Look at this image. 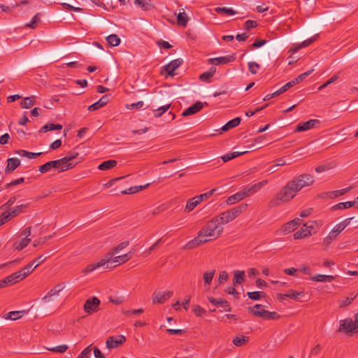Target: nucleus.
Here are the masks:
<instances>
[{
    "label": "nucleus",
    "mask_w": 358,
    "mask_h": 358,
    "mask_svg": "<svg viewBox=\"0 0 358 358\" xmlns=\"http://www.w3.org/2000/svg\"><path fill=\"white\" fill-rule=\"evenodd\" d=\"M224 228L218 222L217 218H212L201 229L198 235L189 241L185 246V250H192L210 241L220 238Z\"/></svg>",
    "instance_id": "nucleus-1"
},
{
    "label": "nucleus",
    "mask_w": 358,
    "mask_h": 358,
    "mask_svg": "<svg viewBox=\"0 0 358 358\" xmlns=\"http://www.w3.org/2000/svg\"><path fill=\"white\" fill-rule=\"evenodd\" d=\"M298 192L295 189L293 183L288 182L276 194L273 200L271 201V206H278L283 203L291 201Z\"/></svg>",
    "instance_id": "nucleus-2"
},
{
    "label": "nucleus",
    "mask_w": 358,
    "mask_h": 358,
    "mask_svg": "<svg viewBox=\"0 0 358 358\" xmlns=\"http://www.w3.org/2000/svg\"><path fill=\"white\" fill-rule=\"evenodd\" d=\"M338 331L345 334H358V312L355 315V320L348 317L341 320Z\"/></svg>",
    "instance_id": "nucleus-3"
},
{
    "label": "nucleus",
    "mask_w": 358,
    "mask_h": 358,
    "mask_svg": "<svg viewBox=\"0 0 358 358\" xmlns=\"http://www.w3.org/2000/svg\"><path fill=\"white\" fill-rule=\"evenodd\" d=\"M290 182L293 183L295 189L299 192L303 187L312 185L314 182V178L313 176L304 173L290 180Z\"/></svg>",
    "instance_id": "nucleus-4"
},
{
    "label": "nucleus",
    "mask_w": 358,
    "mask_h": 358,
    "mask_svg": "<svg viewBox=\"0 0 358 358\" xmlns=\"http://www.w3.org/2000/svg\"><path fill=\"white\" fill-rule=\"evenodd\" d=\"M68 166H70V165H64L61 159H59L45 163L44 164L39 166L38 171L41 173H45L49 171L52 168H55L59 169V171L62 172L67 171Z\"/></svg>",
    "instance_id": "nucleus-5"
},
{
    "label": "nucleus",
    "mask_w": 358,
    "mask_h": 358,
    "mask_svg": "<svg viewBox=\"0 0 358 358\" xmlns=\"http://www.w3.org/2000/svg\"><path fill=\"white\" fill-rule=\"evenodd\" d=\"M99 305L100 300L97 297L94 296L85 301L83 308L85 313L90 314L96 312L99 310Z\"/></svg>",
    "instance_id": "nucleus-6"
},
{
    "label": "nucleus",
    "mask_w": 358,
    "mask_h": 358,
    "mask_svg": "<svg viewBox=\"0 0 358 358\" xmlns=\"http://www.w3.org/2000/svg\"><path fill=\"white\" fill-rule=\"evenodd\" d=\"M301 220L299 218H294V220L284 224L281 227L280 231L283 235L288 234L296 230L301 224Z\"/></svg>",
    "instance_id": "nucleus-7"
},
{
    "label": "nucleus",
    "mask_w": 358,
    "mask_h": 358,
    "mask_svg": "<svg viewBox=\"0 0 358 358\" xmlns=\"http://www.w3.org/2000/svg\"><path fill=\"white\" fill-rule=\"evenodd\" d=\"M320 124V120L317 119L310 120L308 121L304 122H300L297 124L295 131L301 132L309 130L312 128L315 127L317 125Z\"/></svg>",
    "instance_id": "nucleus-8"
},
{
    "label": "nucleus",
    "mask_w": 358,
    "mask_h": 358,
    "mask_svg": "<svg viewBox=\"0 0 358 358\" xmlns=\"http://www.w3.org/2000/svg\"><path fill=\"white\" fill-rule=\"evenodd\" d=\"M172 291L155 292L152 295L153 303H163L173 295Z\"/></svg>",
    "instance_id": "nucleus-9"
},
{
    "label": "nucleus",
    "mask_w": 358,
    "mask_h": 358,
    "mask_svg": "<svg viewBox=\"0 0 358 358\" xmlns=\"http://www.w3.org/2000/svg\"><path fill=\"white\" fill-rule=\"evenodd\" d=\"M208 301L217 308H221L225 312L231 311V307L228 301L224 299H215L212 296L208 297Z\"/></svg>",
    "instance_id": "nucleus-10"
},
{
    "label": "nucleus",
    "mask_w": 358,
    "mask_h": 358,
    "mask_svg": "<svg viewBox=\"0 0 358 358\" xmlns=\"http://www.w3.org/2000/svg\"><path fill=\"white\" fill-rule=\"evenodd\" d=\"M110 263L109 259H102L99 262L96 263H92L88 264L83 270V273L84 274H87L89 273L92 272L95 269L98 268H101L104 266L105 265H107V267H109L108 264Z\"/></svg>",
    "instance_id": "nucleus-11"
},
{
    "label": "nucleus",
    "mask_w": 358,
    "mask_h": 358,
    "mask_svg": "<svg viewBox=\"0 0 358 358\" xmlns=\"http://www.w3.org/2000/svg\"><path fill=\"white\" fill-rule=\"evenodd\" d=\"M235 57L234 55H227L224 57H220L215 58H210L208 59V63L213 65H220V64H227L228 63L232 62L235 60Z\"/></svg>",
    "instance_id": "nucleus-12"
},
{
    "label": "nucleus",
    "mask_w": 358,
    "mask_h": 358,
    "mask_svg": "<svg viewBox=\"0 0 358 358\" xmlns=\"http://www.w3.org/2000/svg\"><path fill=\"white\" fill-rule=\"evenodd\" d=\"M203 106V103L199 101H196L195 103H194L192 106H189L187 109H185L182 113V115L183 117L189 116L194 115L198 112H199Z\"/></svg>",
    "instance_id": "nucleus-13"
},
{
    "label": "nucleus",
    "mask_w": 358,
    "mask_h": 358,
    "mask_svg": "<svg viewBox=\"0 0 358 358\" xmlns=\"http://www.w3.org/2000/svg\"><path fill=\"white\" fill-rule=\"evenodd\" d=\"M183 63V60L180 58L172 60L164 66V70L170 76H173V72Z\"/></svg>",
    "instance_id": "nucleus-14"
},
{
    "label": "nucleus",
    "mask_w": 358,
    "mask_h": 358,
    "mask_svg": "<svg viewBox=\"0 0 358 358\" xmlns=\"http://www.w3.org/2000/svg\"><path fill=\"white\" fill-rule=\"evenodd\" d=\"M245 189L238 192L237 193L229 196L226 201L228 205H232L235 203L243 200L247 195Z\"/></svg>",
    "instance_id": "nucleus-15"
},
{
    "label": "nucleus",
    "mask_w": 358,
    "mask_h": 358,
    "mask_svg": "<svg viewBox=\"0 0 358 358\" xmlns=\"http://www.w3.org/2000/svg\"><path fill=\"white\" fill-rule=\"evenodd\" d=\"M109 101L108 95L103 96L99 101L95 102L94 103L90 105L88 107V110L90 111L96 110L103 106H105Z\"/></svg>",
    "instance_id": "nucleus-16"
},
{
    "label": "nucleus",
    "mask_w": 358,
    "mask_h": 358,
    "mask_svg": "<svg viewBox=\"0 0 358 358\" xmlns=\"http://www.w3.org/2000/svg\"><path fill=\"white\" fill-rule=\"evenodd\" d=\"M64 286L62 284H58L55 287L51 289L48 294L42 298V301L44 303L48 302L50 298L53 296L58 294L63 289Z\"/></svg>",
    "instance_id": "nucleus-17"
},
{
    "label": "nucleus",
    "mask_w": 358,
    "mask_h": 358,
    "mask_svg": "<svg viewBox=\"0 0 358 358\" xmlns=\"http://www.w3.org/2000/svg\"><path fill=\"white\" fill-rule=\"evenodd\" d=\"M214 218L217 219L221 226L233 221L229 210L222 212L219 215L214 217Z\"/></svg>",
    "instance_id": "nucleus-18"
},
{
    "label": "nucleus",
    "mask_w": 358,
    "mask_h": 358,
    "mask_svg": "<svg viewBox=\"0 0 358 358\" xmlns=\"http://www.w3.org/2000/svg\"><path fill=\"white\" fill-rule=\"evenodd\" d=\"M20 164V161L17 158H9L7 160V166L5 169L6 173H10L15 171Z\"/></svg>",
    "instance_id": "nucleus-19"
},
{
    "label": "nucleus",
    "mask_w": 358,
    "mask_h": 358,
    "mask_svg": "<svg viewBox=\"0 0 358 358\" xmlns=\"http://www.w3.org/2000/svg\"><path fill=\"white\" fill-rule=\"evenodd\" d=\"M247 208H248V204L243 203L237 206H235L233 208L229 209L232 220H234L243 211H245Z\"/></svg>",
    "instance_id": "nucleus-20"
},
{
    "label": "nucleus",
    "mask_w": 358,
    "mask_h": 358,
    "mask_svg": "<svg viewBox=\"0 0 358 358\" xmlns=\"http://www.w3.org/2000/svg\"><path fill=\"white\" fill-rule=\"evenodd\" d=\"M28 310H17V311H10L8 313H6L3 317L6 320H16L18 319H20L22 317V316L27 313Z\"/></svg>",
    "instance_id": "nucleus-21"
},
{
    "label": "nucleus",
    "mask_w": 358,
    "mask_h": 358,
    "mask_svg": "<svg viewBox=\"0 0 358 358\" xmlns=\"http://www.w3.org/2000/svg\"><path fill=\"white\" fill-rule=\"evenodd\" d=\"M78 155V152H72L69 153L67 155H66L64 157L62 158L61 160L62 161L63 164L64 165H70V166H68V170L73 169L75 167L76 164H73L72 162H70L75 158H76Z\"/></svg>",
    "instance_id": "nucleus-22"
},
{
    "label": "nucleus",
    "mask_w": 358,
    "mask_h": 358,
    "mask_svg": "<svg viewBox=\"0 0 358 358\" xmlns=\"http://www.w3.org/2000/svg\"><path fill=\"white\" fill-rule=\"evenodd\" d=\"M241 118L240 117H235L227 122L222 128V131H229L240 124Z\"/></svg>",
    "instance_id": "nucleus-23"
},
{
    "label": "nucleus",
    "mask_w": 358,
    "mask_h": 358,
    "mask_svg": "<svg viewBox=\"0 0 358 358\" xmlns=\"http://www.w3.org/2000/svg\"><path fill=\"white\" fill-rule=\"evenodd\" d=\"M335 279V276L324 275V274H317L312 277H310V280L315 282H331Z\"/></svg>",
    "instance_id": "nucleus-24"
},
{
    "label": "nucleus",
    "mask_w": 358,
    "mask_h": 358,
    "mask_svg": "<svg viewBox=\"0 0 358 358\" xmlns=\"http://www.w3.org/2000/svg\"><path fill=\"white\" fill-rule=\"evenodd\" d=\"M245 273L244 271H236L233 279L234 286L241 285L245 281Z\"/></svg>",
    "instance_id": "nucleus-25"
},
{
    "label": "nucleus",
    "mask_w": 358,
    "mask_h": 358,
    "mask_svg": "<svg viewBox=\"0 0 358 358\" xmlns=\"http://www.w3.org/2000/svg\"><path fill=\"white\" fill-rule=\"evenodd\" d=\"M110 339H109L106 341V345H107L108 348H109V349L117 348L119 345L124 343L126 341L125 337H120V338L115 339V340H113V337H110Z\"/></svg>",
    "instance_id": "nucleus-26"
},
{
    "label": "nucleus",
    "mask_w": 358,
    "mask_h": 358,
    "mask_svg": "<svg viewBox=\"0 0 358 358\" xmlns=\"http://www.w3.org/2000/svg\"><path fill=\"white\" fill-rule=\"evenodd\" d=\"M62 129V125L60 124H46L44 126H43L40 130V133H46L49 131H53V130H61Z\"/></svg>",
    "instance_id": "nucleus-27"
},
{
    "label": "nucleus",
    "mask_w": 358,
    "mask_h": 358,
    "mask_svg": "<svg viewBox=\"0 0 358 358\" xmlns=\"http://www.w3.org/2000/svg\"><path fill=\"white\" fill-rule=\"evenodd\" d=\"M150 185V183H147V184H145L144 185L131 187L129 189H127L125 190L122 191L121 193L122 194H134V193H136V192H139L141 190L145 189V188L149 187Z\"/></svg>",
    "instance_id": "nucleus-28"
},
{
    "label": "nucleus",
    "mask_w": 358,
    "mask_h": 358,
    "mask_svg": "<svg viewBox=\"0 0 358 358\" xmlns=\"http://www.w3.org/2000/svg\"><path fill=\"white\" fill-rule=\"evenodd\" d=\"M31 242L30 238H23L20 241H16L13 243V248L16 250L20 251L22 249H24L25 247H27L29 243Z\"/></svg>",
    "instance_id": "nucleus-29"
},
{
    "label": "nucleus",
    "mask_w": 358,
    "mask_h": 358,
    "mask_svg": "<svg viewBox=\"0 0 358 358\" xmlns=\"http://www.w3.org/2000/svg\"><path fill=\"white\" fill-rule=\"evenodd\" d=\"M134 4L141 6L145 11L150 10L155 8L150 1L146 0H134Z\"/></svg>",
    "instance_id": "nucleus-30"
},
{
    "label": "nucleus",
    "mask_w": 358,
    "mask_h": 358,
    "mask_svg": "<svg viewBox=\"0 0 358 358\" xmlns=\"http://www.w3.org/2000/svg\"><path fill=\"white\" fill-rule=\"evenodd\" d=\"M36 103V96H31L25 97L20 103V106L23 108H30Z\"/></svg>",
    "instance_id": "nucleus-31"
},
{
    "label": "nucleus",
    "mask_w": 358,
    "mask_h": 358,
    "mask_svg": "<svg viewBox=\"0 0 358 358\" xmlns=\"http://www.w3.org/2000/svg\"><path fill=\"white\" fill-rule=\"evenodd\" d=\"M117 164V162L114 159H110L107 161L103 162L101 164H99L98 166L99 170L106 171L109 170L113 167H115Z\"/></svg>",
    "instance_id": "nucleus-32"
},
{
    "label": "nucleus",
    "mask_w": 358,
    "mask_h": 358,
    "mask_svg": "<svg viewBox=\"0 0 358 358\" xmlns=\"http://www.w3.org/2000/svg\"><path fill=\"white\" fill-rule=\"evenodd\" d=\"M311 235V232L310 229H305L303 227L296 232H295L293 235L294 238L297 239H302L304 238H306Z\"/></svg>",
    "instance_id": "nucleus-33"
},
{
    "label": "nucleus",
    "mask_w": 358,
    "mask_h": 358,
    "mask_svg": "<svg viewBox=\"0 0 358 358\" xmlns=\"http://www.w3.org/2000/svg\"><path fill=\"white\" fill-rule=\"evenodd\" d=\"M189 18L185 11L180 12L177 16V22L179 26L186 27Z\"/></svg>",
    "instance_id": "nucleus-34"
},
{
    "label": "nucleus",
    "mask_w": 358,
    "mask_h": 358,
    "mask_svg": "<svg viewBox=\"0 0 358 358\" xmlns=\"http://www.w3.org/2000/svg\"><path fill=\"white\" fill-rule=\"evenodd\" d=\"M110 259V263H117V265L124 264L130 259L129 255H127V253L123 255L115 257L112 259Z\"/></svg>",
    "instance_id": "nucleus-35"
},
{
    "label": "nucleus",
    "mask_w": 358,
    "mask_h": 358,
    "mask_svg": "<svg viewBox=\"0 0 358 358\" xmlns=\"http://www.w3.org/2000/svg\"><path fill=\"white\" fill-rule=\"evenodd\" d=\"M24 278L22 277L21 273L20 271L12 273L11 275L7 276L8 282H10V285L17 283V282L23 280Z\"/></svg>",
    "instance_id": "nucleus-36"
},
{
    "label": "nucleus",
    "mask_w": 358,
    "mask_h": 358,
    "mask_svg": "<svg viewBox=\"0 0 358 358\" xmlns=\"http://www.w3.org/2000/svg\"><path fill=\"white\" fill-rule=\"evenodd\" d=\"M338 235V234L337 233L334 232V230L332 229L329 232V235L324 238L323 243H322L323 245L327 246V247L330 245L331 244V243L334 240H336Z\"/></svg>",
    "instance_id": "nucleus-37"
},
{
    "label": "nucleus",
    "mask_w": 358,
    "mask_h": 358,
    "mask_svg": "<svg viewBox=\"0 0 358 358\" xmlns=\"http://www.w3.org/2000/svg\"><path fill=\"white\" fill-rule=\"evenodd\" d=\"M106 41L112 47H116L120 43V38L116 34H110L106 37Z\"/></svg>",
    "instance_id": "nucleus-38"
},
{
    "label": "nucleus",
    "mask_w": 358,
    "mask_h": 358,
    "mask_svg": "<svg viewBox=\"0 0 358 358\" xmlns=\"http://www.w3.org/2000/svg\"><path fill=\"white\" fill-rule=\"evenodd\" d=\"M216 71V68L215 67H213L212 66L208 71L207 72H204L203 73H201L200 76H199V78L200 80H201L202 81H208L210 78H211L215 73Z\"/></svg>",
    "instance_id": "nucleus-39"
},
{
    "label": "nucleus",
    "mask_w": 358,
    "mask_h": 358,
    "mask_svg": "<svg viewBox=\"0 0 358 358\" xmlns=\"http://www.w3.org/2000/svg\"><path fill=\"white\" fill-rule=\"evenodd\" d=\"M171 103L162 106L156 110H154V116L156 118L161 117L164 113H166L171 107Z\"/></svg>",
    "instance_id": "nucleus-40"
},
{
    "label": "nucleus",
    "mask_w": 358,
    "mask_h": 358,
    "mask_svg": "<svg viewBox=\"0 0 358 358\" xmlns=\"http://www.w3.org/2000/svg\"><path fill=\"white\" fill-rule=\"evenodd\" d=\"M199 203V201L195 199V196L191 199H189L185 206V211L188 213L192 211Z\"/></svg>",
    "instance_id": "nucleus-41"
},
{
    "label": "nucleus",
    "mask_w": 358,
    "mask_h": 358,
    "mask_svg": "<svg viewBox=\"0 0 358 358\" xmlns=\"http://www.w3.org/2000/svg\"><path fill=\"white\" fill-rule=\"evenodd\" d=\"M355 203H357L356 201H345V202H341L335 206H333V210H337V209H347L350 208L355 206Z\"/></svg>",
    "instance_id": "nucleus-42"
},
{
    "label": "nucleus",
    "mask_w": 358,
    "mask_h": 358,
    "mask_svg": "<svg viewBox=\"0 0 358 358\" xmlns=\"http://www.w3.org/2000/svg\"><path fill=\"white\" fill-rule=\"evenodd\" d=\"M250 337H234L232 343L236 347H241L246 345L249 342Z\"/></svg>",
    "instance_id": "nucleus-43"
},
{
    "label": "nucleus",
    "mask_w": 358,
    "mask_h": 358,
    "mask_svg": "<svg viewBox=\"0 0 358 358\" xmlns=\"http://www.w3.org/2000/svg\"><path fill=\"white\" fill-rule=\"evenodd\" d=\"M16 153L22 155L23 157H27L29 159H34L42 154V152H31L24 150H17Z\"/></svg>",
    "instance_id": "nucleus-44"
},
{
    "label": "nucleus",
    "mask_w": 358,
    "mask_h": 358,
    "mask_svg": "<svg viewBox=\"0 0 358 358\" xmlns=\"http://www.w3.org/2000/svg\"><path fill=\"white\" fill-rule=\"evenodd\" d=\"M216 191H217V189H213L206 193L196 196L195 199H196L199 201V203H201L203 201L206 200L208 198H210L211 196H213Z\"/></svg>",
    "instance_id": "nucleus-45"
},
{
    "label": "nucleus",
    "mask_w": 358,
    "mask_h": 358,
    "mask_svg": "<svg viewBox=\"0 0 358 358\" xmlns=\"http://www.w3.org/2000/svg\"><path fill=\"white\" fill-rule=\"evenodd\" d=\"M248 297L254 301H257L260 299L262 297H264L266 296V293L264 292H248Z\"/></svg>",
    "instance_id": "nucleus-46"
},
{
    "label": "nucleus",
    "mask_w": 358,
    "mask_h": 358,
    "mask_svg": "<svg viewBox=\"0 0 358 358\" xmlns=\"http://www.w3.org/2000/svg\"><path fill=\"white\" fill-rule=\"evenodd\" d=\"M251 309V313L258 317H261L262 315H263V311H265L266 310L264 309V306L260 304H256Z\"/></svg>",
    "instance_id": "nucleus-47"
},
{
    "label": "nucleus",
    "mask_w": 358,
    "mask_h": 358,
    "mask_svg": "<svg viewBox=\"0 0 358 358\" xmlns=\"http://www.w3.org/2000/svg\"><path fill=\"white\" fill-rule=\"evenodd\" d=\"M215 11L217 13H224L227 15H233L236 13V12L232 8H226V7H216L215 8Z\"/></svg>",
    "instance_id": "nucleus-48"
},
{
    "label": "nucleus",
    "mask_w": 358,
    "mask_h": 358,
    "mask_svg": "<svg viewBox=\"0 0 358 358\" xmlns=\"http://www.w3.org/2000/svg\"><path fill=\"white\" fill-rule=\"evenodd\" d=\"M33 263H29L20 271L24 279L34 271V268L31 269Z\"/></svg>",
    "instance_id": "nucleus-49"
},
{
    "label": "nucleus",
    "mask_w": 358,
    "mask_h": 358,
    "mask_svg": "<svg viewBox=\"0 0 358 358\" xmlns=\"http://www.w3.org/2000/svg\"><path fill=\"white\" fill-rule=\"evenodd\" d=\"M314 69H312L302 74H300L297 77H296L294 79H293V83H294L295 85L300 82L303 81L306 77H308L312 72H313Z\"/></svg>",
    "instance_id": "nucleus-50"
},
{
    "label": "nucleus",
    "mask_w": 358,
    "mask_h": 358,
    "mask_svg": "<svg viewBox=\"0 0 358 358\" xmlns=\"http://www.w3.org/2000/svg\"><path fill=\"white\" fill-rule=\"evenodd\" d=\"M215 273V271L213 270L209 272H206L203 273V278L205 284L209 285L211 283L213 278L214 277Z\"/></svg>",
    "instance_id": "nucleus-51"
},
{
    "label": "nucleus",
    "mask_w": 358,
    "mask_h": 358,
    "mask_svg": "<svg viewBox=\"0 0 358 358\" xmlns=\"http://www.w3.org/2000/svg\"><path fill=\"white\" fill-rule=\"evenodd\" d=\"M27 204H22L16 206L13 210L8 212V214L10 215V218L15 217L17 215H18L22 211L23 208H27Z\"/></svg>",
    "instance_id": "nucleus-52"
},
{
    "label": "nucleus",
    "mask_w": 358,
    "mask_h": 358,
    "mask_svg": "<svg viewBox=\"0 0 358 358\" xmlns=\"http://www.w3.org/2000/svg\"><path fill=\"white\" fill-rule=\"evenodd\" d=\"M304 293L302 292H297L295 290H290L289 293L284 294V296H287V298L292 299H297L299 297L303 296Z\"/></svg>",
    "instance_id": "nucleus-53"
},
{
    "label": "nucleus",
    "mask_w": 358,
    "mask_h": 358,
    "mask_svg": "<svg viewBox=\"0 0 358 358\" xmlns=\"http://www.w3.org/2000/svg\"><path fill=\"white\" fill-rule=\"evenodd\" d=\"M129 245V241H124L121 243H120L117 246H116L113 250V252L109 254L110 255H113L114 254L119 253L122 250L124 249Z\"/></svg>",
    "instance_id": "nucleus-54"
},
{
    "label": "nucleus",
    "mask_w": 358,
    "mask_h": 358,
    "mask_svg": "<svg viewBox=\"0 0 358 358\" xmlns=\"http://www.w3.org/2000/svg\"><path fill=\"white\" fill-rule=\"evenodd\" d=\"M259 69L260 65L258 63L255 62H250L248 63V70L252 74H256Z\"/></svg>",
    "instance_id": "nucleus-55"
},
{
    "label": "nucleus",
    "mask_w": 358,
    "mask_h": 358,
    "mask_svg": "<svg viewBox=\"0 0 358 358\" xmlns=\"http://www.w3.org/2000/svg\"><path fill=\"white\" fill-rule=\"evenodd\" d=\"M357 294H355L352 297H345L344 299H342L339 301L340 307H347L354 301Z\"/></svg>",
    "instance_id": "nucleus-56"
},
{
    "label": "nucleus",
    "mask_w": 358,
    "mask_h": 358,
    "mask_svg": "<svg viewBox=\"0 0 358 358\" xmlns=\"http://www.w3.org/2000/svg\"><path fill=\"white\" fill-rule=\"evenodd\" d=\"M47 349L55 352L63 353L67 350L68 345H61L54 348H47Z\"/></svg>",
    "instance_id": "nucleus-57"
},
{
    "label": "nucleus",
    "mask_w": 358,
    "mask_h": 358,
    "mask_svg": "<svg viewBox=\"0 0 358 358\" xmlns=\"http://www.w3.org/2000/svg\"><path fill=\"white\" fill-rule=\"evenodd\" d=\"M92 345H90L87 348H85L78 355L77 358H90L92 352Z\"/></svg>",
    "instance_id": "nucleus-58"
},
{
    "label": "nucleus",
    "mask_w": 358,
    "mask_h": 358,
    "mask_svg": "<svg viewBox=\"0 0 358 358\" xmlns=\"http://www.w3.org/2000/svg\"><path fill=\"white\" fill-rule=\"evenodd\" d=\"M352 189V187H348L344 189H341L339 190H335L331 192V194H333L335 197H338L339 196L344 195L348 192H349Z\"/></svg>",
    "instance_id": "nucleus-59"
},
{
    "label": "nucleus",
    "mask_w": 358,
    "mask_h": 358,
    "mask_svg": "<svg viewBox=\"0 0 358 358\" xmlns=\"http://www.w3.org/2000/svg\"><path fill=\"white\" fill-rule=\"evenodd\" d=\"M257 26V22L251 20H248L244 23V29L246 30H250V29L255 28Z\"/></svg>",
    "instance_id": "nucleus-60"
},
{
    "label": "nucleus",
    "mask_w": 358,
    "mask_h": 358,
    "mask_svg": "<svg viewBox=\"0 0 358 358\" xmlns=\"http://www.w3.org/2000/svg\"><path fill=\"white\" fill-rule=\"evenodd\" d=\"M318 38V35L316 34L314 36L310 38H308L305 41H303L302 43H301V47H307L308 45H310V44H312L315 41H316V39Z\"/></svg>",
    "instance_id": "nucleus-61"
},
{
    "label": "nucleus",
    "mask_w": 358,
    "mask_h": 358,
    "mask_svg": "<svg viewBox=\"0 0 358 358\" xmlns=\"http://www.w3.org/2000/svg\"><path fill=\"white\" fill-rule=\"evenodd\" d=\"M331 168H332V166H331L330 164H322L315 168V171L317 173H322L327 170H329Z\"/></svg>",
    "instance_id": "nucleus-62"
},
{
    "label": "nucleus",
    "mask_w": 358,
    "mask_h": 358,
    "mask_svg": "<svg viewBox=\"0 0 358 358\" xmlns=\"http://www.w3.org/2000/svg\"><path fill=\"white\" fill-rule=\"evenodd\" d=\"M10 219H11L10 215H9L8 213H1L0 215V226L3 225L4 223L8 222Z\"/></svg>",
    "instance_id": "nucleus-63"
},
{
    "label": "nucleus",
    "mask_w": 358,
    "mask_h": 358,
    "mask_svg": "<svg viewBox=\"0 0 358 358\" xmlns=\"http://www.w3.org/2000/svg\"><path fill=\"white\" fill-rule=\"evenodd\" d=\"M229 278V275H228V273L227 271H222L220 273V275H219V282L220 284L227 281Z\"/></svg>",
    "instance_id": "nucleus-64"
}]
</instances>
